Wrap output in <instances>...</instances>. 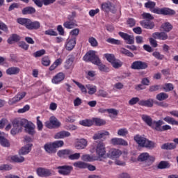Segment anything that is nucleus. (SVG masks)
Instances as JSON below:
<instances>
[{
  "mask_svg": "<svg viewBox=\"0 0 178 178\" xmlns=\"http://www.w3.org/2000/svg\"><path fill=\"white\" fill-rule=\"evenodd\" d=\"M17 23L22 26H24L28 30H38L40 27V22H32L31 19L27 18H18Z\"/></svg>",
  "mask_w": 178,
  "mask_h": 178,
  "instance_id": "f257e3e1",
  "label": "nucleus"
},
{
  "mask_svg": "<svg viewBox=\"0 0 178 178\" xmlns=\"http://www.w3.org/2000/svg\"><path fill=\"white\" fill-rule=\"evenodd\" d=\"M19 124H21L22 129L24 127L25 131L28 134L31 136L35 134V125L32 122H29L26 119H20Z\"/></svg>",
  "mask_w": 178,
  "mask_h": 178,
  "instance_id": "f03ea898",
  "label": "nucleus"
},
{
  "mask_svg": "<svg viewBox=\"0 0 178 178\" xmlns=\"http://www.w3.org/2000/svg\"><path fill=\"white\" fill-rule=\"evenodd\" d=\"M74 17H76V12H72L67 16V19L63 23V26L65 29L71 30V29L77 27V24L74 19Z\"/></svg>",
  "mask_w": 178,
  "mask_h": 178,
  "instance_id": "7ed1b4c3",
  "label": "nucleus"
},
{
  "mask_svg": "<svg viewBox=\"0 0 178 178\" xmlns=\"http://www.w3.org/2000/svg\"><path fill=\"white\" fill-rule=\"evenodd\" d=\"M96 54L97 52L95 51H90L83 57V59L85 62H91L93 65H95L99 60V58Z\"/></svg>",
  "mask_w": 178,
  "mask_h": 178,
  "instance_id": "20e7f679",
  "label": "nucleus"
},
{
  "mask_svg": "<svg viewBox=\"0 0 178 178\" xmlns=\"http://www.w3.org/2000/svg\"><path fill=\"white\" fill-rule=\"evenodd\" d=\"M20 119L19 120H14L13 122V128L11 129V134L12 136H16L18 133L22 132V124L19 123Z\"/></svg>",
  "mask_w": 178,
  "mask_h": 178,
  "instance_id": "39448f33",
  "label": "nucleus"
},
{
  "mask_svg": "<svg viewBox=\"0 0 178 178\" xmlns=\"http://www.w3.org/2000/svg\"><path fill=\"white\" fill-rule=\"evenodd\" d=\"M106 154V150L105 148V144H104L103 143H100L97 144L96 147V154L97 156V157L98 158V159H99V158L104 157V156Z\"/></svg>",
  "mask_w": 178,
  "mask_h": 178,
  "instance_id": "423d86ee",
  "label": "nucleus"
},
{
  "mask_svg": "<svg viewBox=\"0 0 178 178\" xmlns=\"http://www.w3.org/2000/svg\"><path fill=\"white\" fill-rule=\"evenodd\" d=\"M56 169H58L60 175L67 176V175H70V172L73 170V167L69 165H63L57 167Z\"/></svg>",
  "mask_w": 178,
  "mask_h": 178,
  "instance_id": "0eeeda50",
  "label": "nucleus"
},
{
  "mask_svg": "<svg viewBox=\"0 0 178 178\" xmlns=\"http://www.w3.org/2000/svg\"><path fill=\"white\" fill-rule=\"evenodd\" d=\"M37 175L40 176V177H48L52 175V172L51 170L44 168H38L36 170Z\"/></svg>",
  "mask_w": 178,
  "mask_h": 178,
  "instance_id": "6e6552de",
  "label": "nucleus"
},
{
  "mask_svg": "<svg viewBox=\"0 0 178 178\" xmlns=\"http://www.w3.org/2000/svg\"><path fill=\"white\" fill-rule=\"evenodd\" d=\"M147 67H148L147 63L140 60L135 61L131 65V69H134L135 70H143L147 69Z\"/></svg>",
  "mask_w": 178,
  "mask_h": 178,
  "instance_id": "1a4fd4ad",
  "label": "nucleus"
},
{
  "mask_svg": "<svg viewBox=\"0 0 178 178\" xmlns=\"http://www.w3.org/2000/svg\"><path fill=\"white\" fill-rule=\"evenodd\" d=\"M102 9L104 10V12H112V13H115L116 12L115 5L111 3L109 1L102 4Z\"/></svg>",
  "mask_w": 178,
  "mask_h": 178,
  "instance_id": "9d476101",
  "label": "nucleus"
},
{
  "mask_svg": "<svg viewBox=\"0 0 178 178\" xmlns=\"http://www.w3.org/2000/svg\"><path fill=\"white\" fill-rule=\"evenodd\" d=\"M119 35L127 41V44H134V36L130 35L123 32H119Z\"/></svg>",
  "mask_w": 178,
  "mask_h": 178,
  "instance_id": "9b49d317",
  "label": "nucleus"
},
{
  "mask_svg": "<svg viewBox=\"0 0 178 178\" xmlns=\"http://www.w3.org/2000/svg\"><path fill=\"white\" fill-rule=\"evenodd\" d=\"M24 97H26V92H22L17 95L13 98L10 99L8 101V104H9V105H14V104H16V102H19V101L23 99V98H24Z\"/></svg>",
  "mask_w": 178,
  "mask_h": 178,
  "instance_id": "f8f14e48",
  "label": "nucleus"
},
{
  "mask_svg": "<svg viewBox=\"0 0 178 178\" xmlns=\"http://www.w3.org/2000/svg\"><path fill=\"white\" fill-rule=\"evenodd\" d=\"M50 123H46L47 127L52 129L53 127H60V122L55 117H51L49 119ZM52 124V126H51Z\"/></svg>",
  "mask_w": 178,
  "mask_h": 178,
  "instance_id": "ddd939ff",
  "label": "nucleus"
},
{
  "mask_svg": "<svg viewBox=\"0 0 178 178\" xmlns=\"http://www.w3.org/2000/svg\"><path fill=\"white\" fill-rule=\"evenodd\" d=\"M111 143L113 144V145H123V146H127L129 145V143H127V141L122 138H113L111 140Z\"/></svg>",
  "mask_w": 178,
  "mask_h": 178,
  "instance_id": "4468645a",
  "label": "nucleus"
},
{
  "mask_svg": "<svg viewBox=\"0 0 178 178\" xmlns=\"http://www.w3.org/2000/svg\"><path fill=\"white\" fill-rule=\"evenodd\" d=\"M140 25L142 27H144V29H147L149 30H152L154 27H155V24L152 22L151 20L145 19L140 22Z\"/></svg>",
  "mask_w": 178,
  "mask_h": 178,
  "instance_id": "2eb2a0df",
  "label": "nucleus"
},
{
  "mask_svg": "<svg viewBox=\"0 0 178 178\" xmlns=\"http://www.w3.org/2000/svg\"><path fill=\"white\" fill-rule=\"evenodd\" d=\"M162 124H165V122L162 121V120H159L158 121L153 120V122L150 127H152V129H154V130H156V131H161L162 129Z\"/></svg>",
  "mask_w": 178,
  "mask_h": 178,
  "instance_id": "dca6fc26",
  "label": "nucleus"
},
{
  "mask_svg": "<svg viewBox=\"0 0 178 178\" xmlns=\"http://www.w3.org/2000/svg\"><path fill=\"white\" fill-rule=\"evenodd\" d=\"M134 140L137 144L138 145L139 147H143L145 145V143L147 141V138L144 136H141L140 135H136L134 136Z\"/></svg>",
  "mask_w": 178,
  "mask_h": 178,
  "instance_id": "f3484780",
  "label": "nucleus"
},
{
  "mask_svg": "<svg viewBox=\"0 0 178 178\" xmlns=\"http://www.w3.org/2000/svg\"><path fill=\"white\" fill-rule=\"evenodd\" d=\"M44 149L47 154H56V149H55L52 143H46L44 145Z\"/></svg>",
  "mask_w": 178,
  "mask_h": 178,
  "instance_id": "a211bd4d",
  "label": "nucleus"
},
{
  "mask_svg": "<svg viewBox=\"0 0 178 178\" xmlns=\"http://www.w3.org/2000/svg\"><path fill=\"white\" fill-rule=\"evenodd\" d=\"M65 80V74L63 72H60L57 74L51 80L54 84H59L60 81Z\"/></svg>",
  "mask_w": 178,
  "mask_h": 178,
  "instance_id": "6ab92c4d",
  "label": "nucleus"
},
{
  "mask_svg": "<svg viewBox=\"0 0 178 178\" xmlns=\"http://www.w3.org/2000/svg\"><path fill=\"white\" fill-rule=\"evenodd\" d=\"M76 46V38H72L71 39L67 40V43L65 48L67 51H72L73 48Z\"/></svg>",
  "mask_w": 178,
  "mask_h": 178,
  "instance_id": "aec40b11",
  "label": "nucleus"
},
{
  "mask_svg": "<svg viewBox=\"0 0 178 178\" xmlns=\"http://www.w3.org/2000/svg\"><path fill=\"white\" fill-rule=\"evenodd\" d=\"M66 137H70V132L66 131H61L56 133L54 136L56 140L65 138Z\"/></svg>",
  "mask_w": 178,
  "mask_h": 178,
  "instance_id": "412c9836",
  "label": "nucleus"
},
{
  "mask_svg": "<svg viewBox=\"0 0 178 178\" xmlns=\"http://www.w3.org/2000/svg\"><path fill=\"white\" fill-rule=\"evenodd\" d=\"M70 154H72V150L67 149H61L57 152V155L60 158H69Z\"/></svg>",
  "mask_w": 178,
  "mask_h": 178,
  "instance_id": "4be33fe9",
  "label": "nucleus"
},
{
  "mask_svg": "<svg viewBox=\"0 0 178 178\" xmlns=\"http://www.w3.org/2000/svg\"><path fill=\"white\" fill-rule=\"evenodd\" d=\"M81 159L84 162H94V161H98V157L95 155L84 154L81 156Z\"/></svg>",
  "mask_w": 178,
  "mask_h": 178,
  "instance_id": "5701e85b",
  "label": "nucleus"
},
{
  "mask_svg": "<svg viewBox=\"0 0 178 178\" xmlns=\"http://www.w3.org/2000/svg\"><path fill=\"white\" fill-rule=\"evenodd\" d=\"M86 147H87V140L83 138L79 139L75 145L76 149H84Z\"/></svg>",
  "mask_w": 178,
  "mask_h": 178,
  "instance_id": "b1692460",
  "label": "nucleus"
},
{
  "mask_svg": "<svg viewBox=\"0 0 178 178\" xmlns=\"http://www.w3.org/2000/svg\"><path fill=\"white\" fill-rule=\"evenodd\" d=\"M141 106H147V108H152L154 106V99H148L147 100H141L139 102Z\"/></svg>",
  "mask_w": 178,
  "mask_h": 178,
  "instance_id": "393cba45",
  "label": "nucleus"
},
{
  "mask_svg": "<svg viewBox=\"0 0 178 178\" xmlns=\"http://www.w3.org/2000/svg\"><path fill=\"white\" fill-rule=\"evenodd\" d=\"M152 37L153 38H156L158 40H168V34H166V33L165 32H156L152 34Z\"/></svg>",
  "mask_w": 178,
  "mask_h": 178,
  "instance_id": "a878e982",
  "label": "nucleus"
},
{
  "mask_svg": "<svg viewBox=\"0 0 178 178\" xmlns=\"http://www.w3.org/2000/svg\"><path fill=\"white\" fill-rule=\"evenodd\" d=\"M141 118H142V120H143V122L145 123H146V124L147 126H149V127H151V126H152V123H153L154 120H152V118H151V116H149L147 114H143L141 115Z\"/></svg>",
  "mask_w": 178,
  "mask_h": 178,
  "instance_id": "bb28decb",
  "label": "nucleus"
},
{
  "mask_svg": "<svg viewBox=\"0 0 178 178\" xmlns=\"http://www.w3.org/2000/svg\"><path fill=\"white\" fill-rule=\"evenodd\" d=\"M22 15H34L37 10L34 7L27 6L22 9Z\"/></svg>",
  "mask_w": 178,
  "mask_h": 178,
  "instance_id": "cd10ccee",
  "label": "nucleus"
},
{
  "mask_svg": "<svg viewBox=\"0 0 178 178\" xmlns=\"http://www.w3.org/2000/svg\"><path fill=\"white\" fill-rule=\"evenodd\" d=\"M106 136H109V132L106 131H99L95 134L93 136L95 140H101V138H105Z\"/></svg>",
  "mask_w": 178,
  "mask_h": 178,
  "instance_id": "c85d7f7f",
  "label": "nucleus"
},
{
  "mask_svg": "<svg viewBox=\"0 0 178 178\" xmlns=\"http://www.w3.org/2000/svg\"><path fill=\"white\" fill-rule=\"evenodd\" d=\"M31 147H33V145L31 144L26 145L19 150V154L21 155H27V154L31 151Z\"/></svg>",
  "mask_w": 178,
  "mask_h": 178,
  "instance_id": "c756f323",
  "label": "nucleus"
},
{
  "mask_svg": "<svg viewBox=\"0 0 178 178\" xmlns=\"http://www.w3.org/2000/svg\"><path fill=\"white\" fill-rule=\"evenodd\" d=\"M95 65H97V66H98V69L99 70H100V72H104V73H108L109 67H106V65L101 63V60H99L97 63H96Z\"/></svg>",
  "mask_w": 178,
  "mask_h": 178,
  "instance_id": "7c9ffc66",
  "label": "nucleus"
},
{
  "mask_svg": "<svg viewBox=\"0 0 178 178\" xmlns=\"http://www.w3.org/2000/svg\"><path fill=\"white\" fill-rule=\"evenodd\" d=\"M120 155H122V151L118 149H112L109 152V156H111V158H119Z\"/></svg>",
  "mask_w": 178,
  "mask_h": 178,
  "instance_id": "2f4dec72",
  "label": "nucleus"
},
{
  "mask_svg": "<svg viewBox=\"0 0 178 178\" xmlns=\"http://www.w3.org/2000/svg\"><path fill=\"white\" fill-rule=\"evenodd\" d=\"M19 72H20V69H19L17 67H11L6 70V73L9 76H12V74H19Z\"/></svg>",
  "mask_w": 178,
  "mask_h": 178,
  "instance_id": "473e14b6",
  "label": "nucleus"
},
{
  "mask_svg": "<svg viewBox=\"0 0 178 178\" xmlns=\"http://www.w3.org/2000/svg\"><path fill=\"white\" fill-rule=\"evenodd\" d=\"M155 147H156V143L148 139H146V142L145 143L143 147L148 148L149 149H154Z\"/></svg>",
  "mask_w": 178,
  "mask_h": 178,
  "instance_id": "72a5a7b5",
  "label": "nucleus"
},
{
  "mask_svg": "<svg viewBox=\"0 0 178 178\" xmlns=\"http://www.w3.org/2000/svg\"><path fill=\"white\" fill-rule=\"evenodd\" d=\"M108 113H109V118L111 119H114V118H116L118 115H119V111L115 109V108H109L107 109Z\"/></svg>",
  "mask_w": 178,
  "mask_h": 178,
  "instance_id": "f704fd0d",
  "label": "nucleus"
},
{
  "mask_svg": "<svg viewBox=\"0 0 178 178\" xmlns=\"http://www.w3.org/2000/svg\"><path fill=\"white\" fill-rule=\"evenodd\" d=\"M175 148H176V144L173 143H167L161 145V149H175Z\"/></svg>",
  "mask_w": 178,
  "mask_h": 178,
  "instance_id": "c9c22d12",
  "label": "nucleus"
},
{
  "mask_svg": "<svg viewBox=\"0 0 178 178\" xmlns=\"http://www.w3.org/2000/svg\"><path fill=\"white\" fill-rule=\"evenodd\" d=\"M161 29H163V31H165V33H169L173 26L169 22H165L161 25Z\"/></svg>",
  "mask_w": 178,
  "mask_h": 178,
  "instance_id": "e433bc0d",
  "label": "nucleus"
},
{
  "mask_svg": "<svg viewBox=\"0 0 178 178\" xmlns=\"http://www.w3.org/2000/svg\"><path fill=\"white\" fill-rule=\"evenodd\" d=\"M157 168L158 169H169L170 168V163L168 161H161Z\"/></svg>",
  "mask_w": 178,
  "mask_h": 178,
  "instance_id": "4c0bfd02",
  "label": "nucleus"
},
{
  "mask_svg": "<svg viewBox=\"0 0 178 178\" xmlns=\"http://www.w3.org/2000/svg\"><path fill=\"white\" fill-rule=\"evenodd\" d=\"M73 165L79 169H87V163L83 161L75 162L73 163Z\"/></svg>",
  "mask_w": 178,
  "mask_h": 178,
  "instance_id": "58836bf2",
  "label": "nucleus"
},
{
  "mask_svg": "<svg viewBox=\"0 0 178 178\" xmlns=\"http://www.w3.org/2000/svg\"><path fill=\"white\" fill-rule=\"evenodd\" d=\"M86 88L88 90V94H90V95H92V94L97 92V86L94 85H86Z\"/></svg>",
  "mask_w": 178,
  "mask_h": 178,
  "instance_id": "ea45409f",
  "label": "nucleus"
},
{
  "mask_svg": "<svg viewBox=\"0 0 178 178\" xmlns=\"http://www.w3.org/2000/svg\"><path fill=\"white\" fill-rule=\"evenodd\" d=\"M149 158V154L145 152L142 153L138 158L139 162H145Z\"/></svg>",
  "mask_w": 178,
  "mask_h": 178,
  "instance_id": "a19ab883",
  "label": "nucleus"
},
{
  "mask_svg": "<svg viewBox=\"0 0 178 178\" xmlns=\"http://www.w3.org/2000/svg\"><path fill=\"white\" fill-rule=\"evenodd\" d=\"M163 120L170 124H175V126H178V122L174 120L173 118L170 116H167L163 118Z\"/></svg>",
  "mask_w": 178,
  "mask_h": 178,
  "instance_id": "79ce46f5",
  "label": "nucleus"
},
{
  "mask_svg": "<svg viewBox=\"0 0 178 178\" xmlns=\"http://www.w3.org/2000/svg\"><path fill=\"white\" fill-rule=\"evenodd\" d=\"M62 65V58H58L55 60V62L50 66L49 70H55L56 69L57 66H59Z\"/></svg>",
  "mask_w": 178,
  "mask_h": 178,
  "instance_id": "37998d69",
  "label": "nucleus"
},
{
  "mask_svg": "<svg viewBox=\"0 0 178 178\" xmlns=\"http://www.w3.org/2000/svg\"><path fill=\"white\" fill-rule=\"evenodd\" d=\"M11 161H13V162H17L18 163H22V162H24V157L21 156H11Z\"/></svg>",
  "mask_w": 178,
  "mask_h": 178,
  "instance_id": "c03bdc74",
  "label": "nucleus"
},
{
  "mask_svg": "<svg viewBox=\"0 0 178 178\" xmlns=\"http://www.w3.org/2000/svg\"><path fill=\"white\" fill-rule=\"evenodd\" d=\"M120 54H122L123 55H125L126 56H129V58H134V54H133V53H131L130 51L124 49V48H122L120 50Z\"/></svg>",
  "mask_w": 178,
  "mask_h": 178,
  "instance_id": "a18cd8bd",
  "label": "nucleus"
},
{
  "mask_svg": "<svg viewBox=\"0 0 178 178\" xmlns=\"http://www.w3.org/2000/svg\"><path fill=\"white\" fill-rule=\"evenodd\" d=\"M13 41H20V36L13 34L7 40L8 44H12Z\"/></svg>",
  "mask_w": 178,
  "mask_h": 178,
  "instance_id": "49530a36",
  "label": "nucleus"
},
{
  "mask_svg": "<svg viewBox=\"0 0 178 178\" xmlns=\"http://www.w3.org/2000/svg\"><path fill=\"white\" fill-rule=\"evenodd\" d=\"M167 98H169V95L165 92H161L156 95V99H158V101H165Z\"/></svg>",
  "mask_w": 178,
  "mask_h": 178,
  "instance_id": "de8ad7c7",
  "label": "nucleus"
},
{
  "mask_svg": "<svg viewBox=\"0 0 178 178\" xmlns=\"http://www.w3.org/2000/svg\"><path fill=\"white\" fill-rule=\"evenodd\" d=\"M152 56L156 59H158V60H163V59H164L165 58V56L163 54H161L159 51H154L152 53Z\"/></svg>",
  "mask_w": 178,
  "mask_h": 178,
  "instance_id": "09e8293b",
  "label": "nucleus"
},
{
  "mask_svg": "<svg viewBox=\"0 0 178 178\" xmlns=\"http://www.w3.org/2000/svg\"><path fill=\"white\" fill-rule=\"evenodd\" d=\"M79 124L81 126H86V127H90V126H92V121L91 120H81L79 122Z\"/></svg>",
  "mask_w": 178,
  "mask_h": 178,
  "instance_id": "8fccbe9b",
  "label": "nucleus"
},
{
  "mask_svg": "<svg viewBox=\"0 0 178 178\" xmlns=\"http://www.w3.org/2000/svg\"><path fill=\"white\" fill-rule=\"evenodd\" d=\"M175 13L176 12H175V10L172 9H170L168 8H163L162 15H175Z\"/></svg>",
  "mask_w": 178,
  "mask_h": 178,
  "instance_id": "3c124183",
  "label": "nucleus"
},
{
  "mask_svg": "<svg viewBox=\"0 0 178 178\" xmlns=\"http://www.w3.org/2000/svg\"><path fill=\"white\" fill-rule=\"evenodd\" d=\"M106 42L113 44L114 45H120V40L112 38L106 39Z\"/></svg>",
  "mask_w": 178,
  "mask_h": 178,
  "instance_id": "603ef678",
  "label": "nucleus"
},
{
  "mask_svg": "<svg viewBox=\"0 0 178 178\" xmlns=\"http://www.w3.org/2000/svg\"><path fill=\"white\" fill-rule=\"evenodd\" d=\"M74 83L76 84V86L80 88L81 92H83L84 94H87V89L86 88V86H84L83 84L76 81L75 80H73Z\"/></svg>",
  "mask_w": 178,
  "mask_h": 178,
  "instance_id": "864d4df0",
  "label": "nucleus"
},
{
  "mask_svg": "<svg viewBox=\"0 0 178 178\" xmlns=\"http://www.w3.org/2000/svg\"><path fill=\"white\" fill-rule=\"evenodd\" d=\"M111 65L115 69H119V67H122V65H123V63H122L120 60L115 59L111 63Z\"/></svg>",
  "mask_w": 178,
  "mask_h": 178,
  "instance_id": "5fc2aeb1",
  "label": "nucleus"
},
{
  "mask_svg": "<svg viewBox=\"0 0 178 178\" xmlns=\"http://www.w3.org/2000/svg\"><path fill=\"white\" fill-rule=\"evenodd\" d=\"M51 143L53 144L55 149H56V148H60V147H63V145L65 144L63 140H56Z\"/></svg>",
  "mask_w": 178,
  "mask_h": 178,
  "instance_id": "6e6d98bb",
  "label": "nucleus"
},
{
  "mask_svg": "<svg viewBox=\"0 0 178 178\" xmlns=\"http://www.w3.org/2000/svg\"><path fill=\"white\" fill-rule=\"evenodd\" d=\"M104 56L108 62H110V63H112L116 59L115 58V55L111 54H104Z\"/></svg>",
  "mask_w": 178,
  "mask_h": 178,
  "instance_id": "4d7b16f0",
  "label": "nucleus"
},
{
  "mask_svg": "<svg viewBox=\"0 0 178 178\" xmlns=\"http://www.w3.org/2000/svg\"><path fill=\"white\" fill-rule=\"evenodd\" d=\"M42 64L43 65V66H49V65H51V60H49V57H43L42 58Z\"/></svg>",
  "mask_w": 178,
  "mask_h": 178,
  "instance_id": "13d9d810",
  "label": "nucleus"
},
{
  "mask_svg": "<svg viewBox=\"0 0 178 178\" xmlns=\"http://www.w3.org/2000/svg\"><path fill=\"white\" fill-rule=\"evenodd\" d=\"M118 136H121L122 137H124L129 134V131L126 128L120 129L118 131Z\"/></svg>",
  "mask_w": 178,
  "mask_h": 178,
  "instance_id": "bf43d9fd",
  "label": "nucleus"
},
{
  "mask_svg": "<svg viewBox=\"0 0 178 178\" xmlns=\"http://www.w3.org/2000/svg\"><path fill=\"white\" fill-rule=\"evenodd\" d=\"M69 159L71 161H75L80 159V153H75V154H70V156L68 157Z\"/></svg>",
  "mask_w": 178,
  "mask_h": 178,
  "instance_id": "052dcab7",
  "label": "nucleus"
},
{
  "mask_svg": "<svg viewBox=\"0 0 178 178\" xmlns=\"http://www.w3.org/2000/svg\"><path fill=\"white\" fill-rule=\"evenodd\" d=\"M0 144L2 145V147H10V143H9V140H8L6 138L0 139Z\"/></svg>",
  "mask_w": 178,
  "mask_h": 178,
  "instance_id": "680f3d73",
  "label": "nucleus"
},
{
  "mask_svg": "<svg viewBox=\"0 0 178 178\" xmlns=\"http://www.w3.org/2000/svg\"><path fill=\"white\" fill-rule=\"evenodd\" d=\"M88 41L92 47H98V42L97 41V39H95V38H90Z\"/></svg>",
  "mask_w": 178,
  "mask_h": 178,
  "instance_id": "e2e57ef3",
  "label": "nucleus"
},
{
  "mask_svg": "<svg viewBox=\"0 0 178 178\" xmlns=\"http://www.w3.org/2000/svg\"><path fill=\"white\" fill-rule=\"evenodd\" d=\"M18 47L22 49H24V51H27V49H29V44H27L25 42H19L18 43Z\"/></svg>",
  "mask_w": 178,
  "mask_h": 178,
  "instance_id": "0e129e2a",
  "label": "nucleus"
},
{
  "mask_svg": "<svg viewBox=\"0 0 178 178\" xmlns=\"http://www.w3.org/2000/svg\"><path fill=\"white\" fill-rule=\"evenodd\" d=\"M94 123H95L96 126H102V124H105V122L99 118H94Z\"/></svg>",
  "mask_w": 178,
  "mask_h": 178,
  "instance_id": "69168bd1",
  "label": "nucleus"
},
{
  "mask_svg": "<svg viewBox=\"0 0 178 178\" xmlns=\"http://www.w3.org/2000/svg\"><path fill=\"white\" fill-rule=\"evenodd\" d=\"M155 2L154 1H148L145 3V8H147L148 9H154L155 8Z\"/></svg>",
  "mask_w": 178,
  "mask_h": 178,
  "instance_id": "338daca9",
  "label": "nucleus"
},
{
  "mask_svg": "<svg viewBox=\"0 0 178 178\" xmlns=\"http://www.w3.org/2000/svg\"><path fill=\"white\" fill-rule=\"evenodd\" d=\"M42 55H45V50L44 49L39 50L34 53L35 58H40V56H42Z\"/></svg>",
  "mask_w": 178,
  "mask_h": 178,
  "instance_id": "774afa93",
  "label": "nucleus"
}]
</instances>
